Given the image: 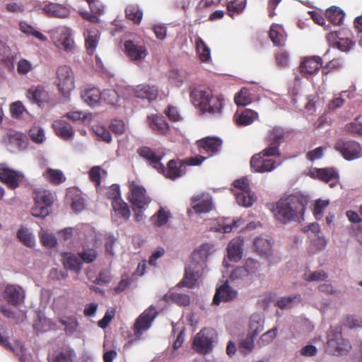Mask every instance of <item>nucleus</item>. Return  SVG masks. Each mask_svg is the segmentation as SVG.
I'll return each instance as SVG.
<instances>
[{
	"label": "nucleus",
	"mask_w": 362,
	"mask_h": 362,
	"mask_svg": "<svg viewBox=\"0 0 362 362\" xmlns=\"http://www.w3.org/2000/svg\"><path fill=\"white\" fill-rule=\"evenodd\" d=\"M125 15L127 19L139 25L143 18V11L138 5L131 4L126 8Z\"/></svg>",
	"instance_id": "obj_39"
},
{
	"label": "nucleus",
	"mask_w": 362,
	"mask_h": 362,
	"mask_svg": "<svg viewBox=\"0 0 362 362\" xmlns=\"http://www.w3.org/2000/svg\"><path fill=\"white\" fill-rule=\"evenodd\" d=\"M329 41L332 42L335 47L342 52L349 51L354 45V42L348 37L344 36L338 31L329 33L327 36Z\"/></svg>",
	"instance_id": "obj_23"
},
{
	"label": "nucleus",
	"mask_w": 362,
	"mask_h": 362,
	"mask_svg": "<svg viewBox=\"0 0 362 362\" xmlns=\"http://www.w3.org/2000/svg\"><path fill=\"white\" fill-rule=\"evenodd\" d=\"M12 59L10 47L0 40V62L9 63Z\"/></svg>",
	"instance_id": "obj_61"
},
{
	"label": "nucleus",
	"mask_w": 362,
	"mask_h": 362,
	"mask_svg": "<svg viewBox=\"0 0 362 362\" xmlns=\"http://www.w3.org/2000/svg\"><path fill=\"white\" fill-rule=\"evenodd\" d=\"M157 316V312L153 306L145 310L136 320L134 323V333L136 337L139 339L142 332L148 329L152 322Z\"/></svg>",
	"instance_id": "obj_16"
},
{
	"label": "nucleus",
	"mask_w": 362,
	"mask_h": 362,
	"mask_svg": "<svg viewBox=\"0 0 362 362\" xmlns=\"http://www.w3.org/2000/svg\"><path fill=\"white\" fill-rule=\"evenodd\" d=\"M137 153L159 173H164L165 171V167L160 163L163 155L158 154L156 151L146 146L139 148Z\"/></svg>",
	"instance_id": "obj_17"
},
{
	"label": "nucleus",
	"mask_w": 362,
	"mask_h": 362,
	"mask_svg": "<svg viewBox=\"0 0 362 362\" xmlns=\"http://www.w3.org/2000/svg\"><path fill=\"white\" fill-rule=\"evenodd\" d=\"M170 217L169 211L160 207V209L151 218V221L155 226H163L168 222Z\"/></svg>",
	"instance_id": "obj_45"
},
{
	"label": "nucleus",
	"mask_w": 362,
	"mask_h": 362,
	"mask_svg": "<svg viewBox=\"0 0 362 362\" xmlns=\"http://www.w3.org/2000/svg\"><path fill=\"white\" fill-rule=\"evenodd\" d=\"M81 98L89 105H95L98 103L102 98V93L98 88H90L85 89L81 93Z\"/></svg>",
	"instance_id": "obj_35"
},
{
	"label": "nucleus",
	"mask_w": 362,
	"mask_h": 362,
	"mask_svg": "<svg viewBox=\"0 0 362 362\" xmlns=\"http://www.w3.org/2000/svg\"><path fill=\"white\" fill-rule=\"evenodd\" d=\"M327 19L334 25H341L344 21V13L337 6H332L327 9L325 13Z\"/></svg>",
	"instance_id": "obj_40"
},
{
	"label": "nucleus",
	"mask_w": 362,
	"mask_h": 362,
	"mask_svg": "<svg viewBox=\"0 0 362 362\" xmlns=\"http://www.w3.org/2000/svg\"><path fill=\"white\" fill-rule=\"evenodd\" d=\"M57 86L59 91L66 96L75 88V76L69 66L61 65L57 69Z\"/></svg>",
	"instance_id": "obj_7"
},
{
	"label": "nucleus",
	"mask_w": 362,
	"mask_h": 362,
	"mask_svg": "<svg viewBox=\"0 0 362 362\" xmlns=\"http://www.w3.org/2000/svg\"><path fill=\"white\" fill-rule=\"evenodd\" d=\"M299 296H288L281 298L277 302V305L281 309H288L293 306L294 304L300 301Z\"/></svg>",
	"instance_id": "obj_58"
},
{
	"label": "nucleus",
	"mask_w": 362,
	"mask_h": 362,
	"mask_svg": "<svg viewBox=\"0 0 362 362\" xmlns=\"http://www.w3.org/2000/svg\"><path fill=\"white\" fill-rule=\"evenodd\" d=\"M52 127L55 133L63 139L69 140L73 138L74 130L67 122L58 119L53 122Z\"/></svg>",
	"instance_id": "obj_28"
},
{
	"label": "nucleus",
	"mask_w": 362,
	"mask_h": 362,
	"mask_svg": "<svg viewBox=\"0 0 362 362\" xmlns=\"http://www.w3.org/2000/svg\"><path fill=\"white\" fill-rule=\"evenodd\" d=\"M341 67V62L340 59L335 58L330 60L325 66H322V73L323 75H327L334 70L339 69Z\"/></svg>",
	"instance_id": "obj_62"
},
{
	"label": "nucleus",
	"mask_w": 362,
	"mask_h": 362,
	"mask_svg": "<svg viewBox=\"0 0 362 362\" xmlns=\"http://www.w3.org/2000/svg\"><path fill=\"white\" fill-rule=\"evenodd\" d=\"M28 95L34 103H36L39 105H41L42 103L47 101L48 98L47 93L41 88H36L35 90L29 89Z\"/></svg>",
	"instance_id": "obj_47"
},
{
	"label": "nucleus",
	"mask_w": 362,
	"mask_h": 362,
	"mask_svg": "<svg viewBox=\"0 0 362 362\" xmlns=\"http://www.w3.org/2000/svg\"><path fill=\"white\" fill-rule=\"evenodd\" d=\"M281 156L280 149L266 148L259 153L255 154L250 160V167L253 172L264 173L273 171L277 166L273 157Z\"/></svg>",
	"instance_id": "obj_4"
},
{
	"label": "nucleus",
	"mask_w": 362,
	"mask_h": 362,
	"mask_svg": "<svg viewBox=\"0 0 362 362\" xmlns=\"http://www.w3.org/2000/svg\"><path fill=\"white\" fill-rule=\"evenodd\" d=\"M238 292L226 281L223 284L216 288L213 298V304L218 305L221 302H228L235 299Z\"/></svg>",
	"instance_id": "obj_19"
},
{
	"label": "nucleus",
	"mask_w": 362,
	"mask_h": 362,
	"mask_svg": "<svg viewBox=\"0 0 362 362\" xmlns=\"http://www.w3.org/2000/svg\"><path fill=\"white\" fill-rule=\"evenodd\" d=\"M253 243L260 255H268L273 245V240L267 235L259 236L254 240Z\"/></svg>",
	"instance_id": "obj_33"
},
{
	"label": "nucleus",
	"mask_w": 362,
	"mask_h": 362,
	"mask_svg": "<svg viewBox=\"0 0 362 362\" xmlns=\"http://www.w3.org/2000/svg\"><path fill=\"white\" fill-rule=\"evenodd\" d=\"M344 130L354 136H362V122L359 121V117H356L354 121L346 124Z\"/></svg>",
	"instance_id": "obj_51"
},
{
	"label": "nucleus",
	"mask_w": 362,
	"mask_h": 362,
	"mask_svg": "<svg viewBox=\"0 0 362 362\" xmlns=\"http://www.w3.org/2000/svg\"><path fill=\"white\" fill-rule=\"evenodd\" d=\"M3 297L8 304L16 306L23 301L25 295L20 286L8 285L4 289Z\"/></svg>",
	"instance_id": "obj_20"
},
{
	"label": "nucleus",
	"mask_w": 362,
	"mask_h": 362,
	"mask_svg": "<svg viewBox=\"0 0 362 362\" xmlns=\"http://www.w3.org/2000/svg\"><path fill=\"white\" fill-rule=\"evenodd\" d=\"M252 101L250 90L247 88H242L234 97V102L238 106H246Z\"/></svg>",
	"instance_id": "obj_44"
},
{
	"label": "nucleus",
	"mask_w": 362,
	"mask_h": 362,
	"mask_svg": "<svg viewBox=\"0 0 362 362\" xmlns=\"http://www.w3.org/2000/svg\"><path fill=\"white\" fill-rule=\"evenodd\" d=\"M196 48L202 62H206L211 59L210 49L201 37L196 39Z\"/></svg>",
	"instance_id": "obj_46"
},
{
	"label": "nucleus",
	"mask_w": 362,
	"mask_h": 362,
	"mask_svg": "<svg viewBox=\"0 0 362 362\" xmlns=\"http://www.w3.org/2000/svg\"><path fill=\"white\" fill-rule=\"evenodd\" d=\"M269 37L274 45L281 47L285 45L286 35L282 27L279 25L273 24L271 26Z\"/></svg>",
	"instance_id": "obj_30"
},
{
	"label": "nucleus",
	"mask_w": 362,
	"mask_h": 362,
	"mask_svg": "<svg viewBox=\"0 0 362 362\" xmlns=\"http://www.w3.org/2000/svg\"><path fill=\"white\" fill-rule=\"evenodd\" d=\"M135 97L147 99L149 102L155 100L158 95V88L156 85L139 84L134 89Z\"/></svg>",
	"instance_id": "obj_24"
},
{
	"label": "nucleus",
	"mask_w": 362,
	"mask_h": 362,
	"mask_svg": "<svg viewBox=\"0 0 362 362\" xmlns=\"http://www.w3.org/2000/svg\"><path fill=\"white\" fill-rule=\"evenodd\" d=\"M23 175L8 168H2L0 171V181L4 183L9 189H15L22 182Z\"/></svg>",
	"instance_id": "obj_18"
},
{
	"label": "nucleus",
	"mask_w": 362,
	"mask_h": 362,
	"mask_svg": "<svg viewBox=\"0 0 362 362\" xmlns=\"http://www.w3.org/2000/svg\"><path fill=\"white\" fill-rule=\"evenodd\" d=\"M256 336H253L251 333L240 342V348L244 354H248L251 352L255 347L254 338Z\"/></svg>",
	"instance_id": "obj_60"
},
{
	"label": "nucleus",
	"mask_w": 362,
	"mask_h": 362,
	"mask_svg": "<svg viewBox=\"0 0 362 362\" xmlns=\"http://www.w3.org/2000/svg\"><path fill=\"white\" fill-rule=\"evenodd\" d=\"M211 247L209 244H203L194 251L192 262L185 269V276L180 283L185 286L191 288L198 279L203 269V265L210 255Z\"/></svg>",
	"instance_id": "obj_2"
},
{
	"label": "nucleus",
	"mask_w": 362,
	"mask_h": 362,
	"mask_svg": "<svg viewBox=\"0 0 362 362\" xmlns=\"http://www.w3.org/2000/svg\"><path fill=\"white\" fill-rule=\"evenodd\" d=\"M53 40L55 45L66 52L74 49L75 42L71 37V30L66 26H59L53 30Z\"/></svg>",
	"instance_id": "obj_10"
},
{
	"label": "nucleus",
	"mask_w": 362,
	"mask_h": 362,
	"mask_svg": "<svg viewBox=\"0 0 362 362\" xmlns=\"http://www.w3.org/2000/svg\"><path fill=\"white\" fill-rule=\"evenodd\" d=\"M308 232H310V236L312 238V241L317 247L318 250H322L326 245V240L323 235L321 233L320 228H308Z\"/></svg>",
	"instance_id": "obj_43"
},
{
	"label": "nucleus",
	"mask_w": 362,
	"mask_h": 362,
	"mask_svg": "<svg viewBox=\"0 0 362 362\" xmlns=\"http://www.w3.org/2000/svg\"><path fill=\"white\" fill-rule=\"evenodd\" d=\"M264 317L259 313H254L250 320V330L253 336H257L264 329Z\"/></svg>",
	"instance_id": "obj_37"
},
{
	"label": "nucleus",
	"mask_w": 362,
	"mask_h": 362,
	"mask_svg": "<svg viewBox=\"0 0 362 362\" xmlns=\"http://www.w3.org/2000/svg\"><path fill=\"white\" fill-rule=\"evenodd\" d=\"M235 197L238 204L245 207L251 206L256 201V197L251 189L237 192Z\"/></svg>",
	"instance_id": "obj_38"
},
{
	"label": "nucleus",
	"mask_w": 362,
	"mask_h": 362,
	"mask_svg": "<svg viewBox=\"0 0 362 362\" xmlns=\"http://www.w3.org/2000/svg\"><path fill=\"white\" fill-rule=\"evenodd\" d=\"M247 0H228L227 8L231 17L242 13L246 6Z\"/></svg>",
	"instance_id": "obj_41"
},
{
	"label": "nucleus",
	"mask_w": 362,
	"mask_h": 362,
	"mask_svg": "<svg viewBox=\"0 0 362 362\" xmlns=\"http://www.w3.org/2000/svg\"><path fill=\"white\" fill-rule=\"evenodd\" d=\"M351 349L348 340L344 339L339 328L329 330L327 334L326 351L332 355L340 356L346 354Z\"/></svg>",
	"instance_id": "obj_6"
},
{
	"label": "nucleus",
	"mask_w": 362,
	"mask_h": 362,
	"mask_svg": "<svg viewBox=\"0 0 362 362\" xmlns=\"http://www.w3.org/2000/svg\"><path fill=\"white\" fill-rule=\"evenodd\" d=\"M75 357V352L71 349H66L58 354L53 356L49 362H72Z\"/></svg>",
	"instance_id": "obj_52"
},
{
	"label": "nucleus",
	"mask_w": 362,
	"mask_h": 362,
	"mask_svg": "<svg viewBox=\"0 0 362 362\" xmlns=\"http://www.w3.org/2000/svg\"><path fill=\"white\" fill-rule=\"evenodd\" d=\"M334 149L347 160L362 157V146L360 143L354 140L340 139L335 143Z\"/></svg>",
	"instance_id": "obj_8"
},
{
	"label": "nucleus",
	"mask_w": 362,
	"mask_h": 362,
	"mask_svg": "<svg viewBox=\"0 0 362 362\" xmlns=\"http://www.w3.org/2000/svg\"><path fill=\"white\" fill-rule=\"evenodd\" d=\"M284 136L285 132L282 127H273L268 132L267 137L268 146L267 148H277V149H279V146L284 140Z\"/></svg>",
	"instance_id": "obj_27"
},
{
	"label": "nucleus",
	"mask_w": 362,
	"mask_h": 362,
	"mask_svg": "<svg viewBox=\"0 0 362 362\" xmlns=\"http://www.w3.org/2000/svg\"><path fill=\"white\" fill-rule=\"evenodd\" d=\"M44 177L54 185H59L65 181L63 173L59 170L47 168L43 173Z\"/></svg>",
	"instance_id": "obj_42"
},
{
	"label": "nucleus",
	"mask_w": 362,
	"mask_h": 362,
	"mask_svg": "<svg viewBox=\"0 0 362 362\" xmlns=\"http://www.w3.org/2000/svg\"><path fill=\"white\" fill-rule=\"evenodd\" d=\"M112 206L115 216L125 221L129 218L131 211L128 204L123 199L112 202Z\"/></svg>",
	"instance_id": "obj_34"
},
{
	"label": "nucleus",
	"mask_w": 362,
	"mask_h": 362,
	"mask_svg": "<svg viewBox=\"0 0 362 362\" xmlns=\"http://www.w3.org/2000/svg\"><path fill=\"white\" fill-rule=\"evenodd\" d=\"M98 36L95 33H89L88 36L86 37L85 45L87 49V52L92 55L98 44Z\"/></svg>",
	"instance_id": "obj_54"
},
{
	"label": "nucleus",
	"mask_w": 362,
	"mask_h": 362,
	"mask_svg": "<svg viewBox=\"0 0 362 362\" xmlns=\"http://www.w3.org/2000/svg\"><path fill=\"white\" fill-rule=\"evenodd\" d=\"M28 135L35 144H42L45 140V132L40 126L32 127L29 130Z\"/></svg>",
	"instance_id": "obj_49"
},
{
	"label": "nucleus",
	"mask_w": 362,
	"mask_h": 362,
	"mask_svg": "<svg viewBox=\"0 0 362 362\" xmlns=\"http://www.w3.org/2000/svg\"><path fill=\"white\" fill-rule=\"evenodd\" d=\"M17 235L19 240L25 246L32 247L35 245V238L27 228H21L18 231Z\"/></svg>",
	"instance_id": "obj_48"
},
{
	"label": "nucleus",
	"mask_w": 362,
	"mask_h": 362,
	"mask_svg": "<svg viewBox=\"0 0 362 362\" xmlns=\"http://www.w3.org/2000/svg\"><path fill=\"white\" fill-rule=\"evenodd\" d=\"M305 211L304 200L295 194L281 198L273 209L274 216L282 223L291 221L300 223L304 219Z\"/></svg>",
	"instance_id": "obj_1"
},
{
	"label": "nucleus",
	"mask_w": 362,
	"mask_h": 362,
	"mask_svg": "<svg viewBox=\"0 0 362 362\" xmlns=\"http://www.w3.org/2000/svg\"><path fill=\"white\" fill-rule=\"evenodd\" d=\"M275 59L279 67L284 68L288 64L289 54L286 50L281 49L275 54Z\"/></svg>",
	"instance_id": "obj_64"
},
{
	"label": "nucleus",
	"mask_w": 362,
	"mask_h": 362,
	"mask_svg": "<svg viewBox=\"0 0 362 362\" xmlns=\"http://www.w3.org/2000/svg\"><path fill=\"white\" fill-rule=\"evenodd\" d=\"M63 263L66 269L74 270L78 273L81 269L82 262L80 257H78L72 253H64L63 255Z\"/></svg>",
	"instance_id": "obj_36"
},
{
	"label": "nucleus",
	"mask_w": 362,
	"mask_h": 362,
	"mask_svg": "<svg viewBox=\"0 0 362 362\" xmlns=\"http://www.w3.org/2000/svg\"><path fill=\"white\" fill-rule=\"evenodd\" d=\"M191 208L187 209V215L192 217L193 214H207L209 213L214 207L211 197L205 194H199L192 197Z\"/></svg>",
	"instance_id": "obj_12"
},
{
	"label": "nucleus",
	"mask_w": 362,
	"mask_h": 362,
	"mask_svg": "<svg viewBox=\"0 0 362 362\" xmlns=\"http://www.w3.org/2000/svg\"><path fill=\"white\" fill-rule=\"evenodd\" d=\"M305 279L308 281H324L327 278V274L322 271L319 270L313 272L305 273L304 274Z\"/></svg>",
	"instance_id": "obj_63"
},
{
	"label": "nucleus",
	"mask_w": 362,
	"mask_h": 362,
	"mask_svg": "<svg viewBox=\"0 0 362 362\" xmlns=\"http://www.w3.org/2000/svg\"><path fill=\"white\" fill-rule=\"evenodd\" d=\"M98 252L93 248L83 250L78 253L81 262L89 264L94 262L98 257Z\"/></svg>",
	"instance_id": "obj_56"
},
{
	"label": "nucleus",
	"mask_w": 362,
	"mask_h": 362,
	"mask_svg": "<svg viewBox=\"0 0 362 362\" xmlns=\"http://www.w3.org/2000/svg\"><path fill=\"white\" fill-rule=\"evenodd\" d=\"M243 240L238 238L232 240L228 245V257L230 261L238 262L242 258Z\"/></svg>",
	"instance_id": "obj_29"
},
{
	"label": "nucleus",
	"mask_w": 362,
	"mask_h": 362,
	"mask_svg": "<svg viewBox=\"0 0 362 362\" xmlns=\"http://www.w3.org/2000/svg\"><path fill=\"white\" fill-rule=\"evenodd\" d=\"M186 172L182 160H170L165 168V171L162 173L167 178L175 180L182 176Z\"/></svg>",
	"instance_id": "obj_26"
},
{
	"label": "nucleus",
	"mask_w": 362,
	"mask_h": 362,
	"mask_svg": "<svg viewBox=\"0 0 362 362\" xmlns=\"http://www.w3.org/2000/svg\"><path fill=\"white\" fill-rule=\"evenodd\" d=\"M35 7L42 8L45 14L49 18H67L70 14V11L68 8L59 4L49 3L43 7L37 4L35 5Z\"/></svg>",
	"instance_id": "obj_21"
},
{
	"label": "nucleus",
	"mask_w": 362,
	"mask_h": 362,
	"mask_svg": "<svg viewBox=\"0 0 362 362\" xmlns=\"http://www.w3.org/2000/svg\"><path fill=\"white\" fill-rule=\"evenodd\" d=\"M60 322L64 326V330L68 334H72L78 326V322L74 317H63L60 319Z\"/></svg>",
	"instance_id": "obj_57"
},
{
	"label": "nucleus",
	"mask_w": 362,
	"mask_h": 362,
	"mask_svg": "<svg viewBox=\"0 0 362 362\" xmlns=\"http://www.w3.org/2000/svg\"><path fill=\"white\" fill-rule=\"evenodd\" d=\"M95 134L99 136L103 141L106 143H110L112 141V136L108 129L100 125H95L93 127Z\"/></svg>",
	"instance_id": "obj_59"
},
{
	"label": "nucleus",
	"mask_w": 362,
	"mask_h": 362,
	"mask_svg": "<svg viewBox=\"0 0 362 362\" xmlns=\"http://www.w3.org/2000/svg\"><path fill=\"white\" fill-rule=\"evenodd\" d=\"M20 30L22 33H25L27 35H30L41 41H46L47 40V37L41 33L40 31L36 30L33 26L27 24L25 22H21L19 24Z\"/></svg>",
	"instance_id": "obj_50"
},
{
	"label": "nucleus",
	"mask_w": 362,
	"mask_h": 362,
	"mask_svg": "<svg viewBox=\"0 0 362 362\" xmlns=\"http://www.w3.org/2000/svg\"><path fill=\"white\" fill-rule=\"evenodd\" d=\"M129 188L130 191L129 199L133 207L146 209L151 202L146 189L135 181L129 184Z\"/></svg>",
	"instance_id": "obj_11"
},
{
	"label": "nucleus",
	"mask_w": 362,
	"mask_h": 362,
	"mask_svg": "<svg viewBox=\"0 0 362 362\" xmlns=\"http://www.w3.org/2000/svg\"><path fill=\"white\" fill-rule=\"evenodd\" d=\"M35 205L32 208V215L35 217L45 218L51 212L54 196L50 191L44 189L35 190Z\"/></svg>",
	"instance_id": "obj_5"
},
{
	"label": "nucleus",
	"mask_w": 362,
	"mask_h": 362,
	"mask_svg": "<svg viewBox=\"0 0 362 362\" xmlns=\"http://www.w3.org/2000/svg\"><path fill=\"white\" fill-rule=\"evenodd\" d=\"M150 128L159 135H165L169 131V124L163 115H151L148 116Z\"/></svg>",
	"instance_id": "obj_25"
},
{
	"label": "nucleus",
	"mask_w": 362,
	"mask_h": 362,
	"mask_svg": "<svg viewBox=\"0 0 362 362\" xmlns=\"http://www.w3.org/2000/svg\"><path fill=\"white\" fill-rule=\"evenodd\" d=\"M190 97L193 104L202 112L220 113L223 107V99L214 96L210 90L194 89Z\"/></svg>",
	"instance_id": "obj_3"
},
{
	"label": "nucleus",
	"mask_w": 362,
	"mask_h": 362,
	"mask_svg": "<svg viewBox=\"0 0 362 362\" xmlns=\"http://www.w3.org/2000/svg\"><path fill=\"white\" fill-rule=\"evenodd\" d=\"M0 345L5 347L9 351H11L16 354H20L23 352V345L22 343L18 341L15 347H13L8 341V337L4 336L0 333Z\"/></svg>",
	"instance_id": "obj_55"
},
{
	"label": "nucleus",
	"mask_w": 362,
	"mask_h": 362,
	"mask_svg": "<svg viewBox=\"0 0 362 362\" xmlns=\"http://www.w3.org/2000/svg\"><path fill=\"white\" fill-rule=\"evenodd\" d=\"M124 48L128 57L133 62H141L147 55L144 46L134 44L132 40L126 41Z\"/></svg>",
	"instance_id": "obj_22"
},
{
	"label": "nucleus",
	"mask_w": 362,
	"mask_h": 362,
	"mask_svg": "<svg viewBox=\"0 0 362 362\" xmlns=\"http://www.w3.org/2000/svg\"><path fill=\"white\" fill-rule=\"evenodd\" d=\"M216 336L213 329L205 328L197 333L193 341V349L201 354H208L212 349Z\"/></svg>",
	"instance_id": "obj_9"
},
{
	"label": "nucleus",
	"mask_w": 362,
	"mask_h": 362,
	"mask_svg": "<svg viewBox=\"0 0 362 362\" xmlns=\"http://www.w3.org/2000/svg\"><path fill=\"white\" fill-rule=\"evenodd\" d=\"M257 113L250 109H245L240 114L235 113L234 119L237 125L247 126L252 124L257 118Z\"/></svg>",
	"instance_id": "obj_32"
},
{
	"label": "nucleus",
	"mask_w": 362,
	"mask_h": 362,
	"mask_svg": "<svg viewBox=\"0 0 362 362\" xmlns=\"http://www.w3.org/2000/svg\"><path fill=\"white\" fill-rule=\"evenodd\" d=\"M322 59L318 56L305 57L300 62L298 71L307 79H311L322 69Z\"/></svg>",
	"instance_id": "obj_13"
},
{
	"label": "nucleus",
	"mask_w": 362,
	"mask_h": 362,
	"mask_svg": "<svg viewBox=\"0 0 362 362\" xmlns=\"http://www.w3.org/2000/svg\"><path fill=\"white\" fill-rule=\"evenodd\" d=\"M277 329L274 327L264 333L257 340V345L260 347L265 346L273 341L276 337Z\"/></svg>",
	"instance_id": "obj_53"
},
{
	"label": "nucleus",
	"mask_w": 362,
	"mask_h": 362,
	"mask_svg": "<svg viewBox=\"0 0 362 362\" xmlns=\"http://www.w3.org/2000/svg\"><path fill=\"white\" fill-rule=\"evenodd\" d=\"M196 144L199 153L206 154L208 158L220 151L223 141L218 137L207 136L198 140Z\"/></svg>",
	"instance_id": "obj_15"
},
{
	"label": "nucleus",
	"mask_w": 362,
	"mask_h": 362,
	"mask_svg": "<svg viewBox=\"0 0 362 362\" xmlns=\"http://www.w3.org/2000/svg\"><path fill=\"white\" fill-rule=\"evenodd\" d=\"M67 198L71 200V207L75 212H81L85 208V200L81 193L75 189H71L67 193Z\"/></svg>",
	"instance_id": "obj_31"
},
{
	"label": "nucleus",
	"mask_w": 362,
	"mask_h": 362,
	"mask_svg": "<svg viewBox=\"0 0 362 362\" xmlns=\"http://www.w3.org/2000/svg\"><path fill=\"white\" fill-rule=\"evenodd\" d=\"M310 175L313 179H317L323 182L329 183V187L333 188L339 182L338 170L333 167L315 168L310 172Z\"/></svg>",
	"instance_id": "obj_14"
}]
</instances>
